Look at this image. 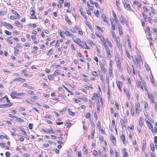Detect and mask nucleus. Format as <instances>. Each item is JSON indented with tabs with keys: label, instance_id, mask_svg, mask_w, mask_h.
Masks as SVG:
<instances>
[{
	"label": "nucleus",
	"instance_id": "nucleus-1",
	"mask_svg": "<svg viewBox=\"0 0 157 157\" xmlns=\"http://www.w3.org/2000/svg\"><path fill=\"white\" fill-rule=\"evenodd\" d=\"M123 4L124 7L125 9H127V10L132 12L133 11V10L131 8L129 4L123 2Z\"/></svg>",
	"mask_w": 157,
	"mask_h": 157
},
{
	"label": "nucleus",
	"instance_id": "nucleus-2",
	"mask_svg": "<svg viewBox=\"0 0 157 157\" xmlns=\"http://www.w3.org/2000/svg\"><path fill=\"white\" fill-rule=\"evenodd\" d=\"M140 58L138 59L136 56H135L134 57L132 56V59L133 61L135 64H136V63H138L140 61L142 60V58L141 56L140 55H139Z\"/></svg>",
	"mask_w": 157,
	"mask_h": 157
},
{
	"label": "nucleus",
	"instance_id": "nucleus-3",
	"mask_svg": "<svg viewBox=\"0 0 157 157\" xmlns=\"http://www.w3.org/2000/svg\"><path fill=\"white\" fill-rule=\"evenodd\" d=\"M103 43L105 48L107 47V45H108L110 47H112V44L111 42L107 39H106L105 41Z\"/></svg>",
	"mask_w": 157,
	"mask_h": 157
},
{
	"label": "nucleus",
	"instance_id": "nucleus-4",
	"mask_svg": "<svg viewBox=\"0 0 157 157\" xmlns=\"http://www.w3.org/2000/svg\"><path fill=\"white\" fill-rule=\"evenodd\" d=\"M140 104L139 101H137L135 104V110L136 113L139 114V109L140 108Z\"/></svg>",
	"mask_w": 157,
	"mask_h": 157
},
{
	"label": "nucleus",
	"instance_id": "nucleus-5",
	"mask_svg": "<svg viewBox=\"0 0 157 157\" xmlns=\"http://www.w3.org/2000/svg\"><path fill=\"white\" fill-rule=\"evenodd\" d=\"M105 48L107 54V57L109 59L111 58L112 57V55L108 47Z\"/></svg>",
	"mask_w": 157,
	"mask_h": 157
},
{
	"label": "nucleus",
	"instance_id": "nucleus-6",
	"mask_svg": "<svg viewBox=\"0 0 157 157\" xmlns=\"http://www.w3.org/2000/svg\"><path fill=\"white\" fill-rule=\"evenodd\" d=\"M13 104L12 103H10L8 104H5L0 105V108H7L12 106Z\"/></svg>",
	"mask_w": 157,
	"mask_h": 157
},
{
	"label": "nucleus",
	"instance_id": "nucleus-7",
	"mask_svg": "<svg viewBox=\"0 0 157 157\" xmlns=\"http://www.w3.org/2000/svg\"><path fill=\"white\" fill-rule=\"evenodd\" d=\"M120 19L121 22L123 25H124L126 23L127 21L126 19L122 16V15H121Z\"/></svg>",
	"mask_w": 157,
	"mask_h": 157
},
{
	"label": "nucleus",
	"instance_id": "nucleus-8",
	"mask_svg": "<svg viewBox=\"0 0 157 157\" xmlns=\"http://www.w3.org/2000/svg\"><path fill=\"white\" fill-rule=\"evenodd\" d=\"M117 25L119 32L120 35L121 36L123 34V32L122 31V28L121 26L119 23L117 24Z\"/></svg>",
	"mask_w": 157,
	"mask_h": 157
},
{
	"label": "nucleus",
	"instance_id": "nucleus-9",
	"mask_svg": "<svg viewBox=\"0 0 157 157\" xmlns=\"http://www.w3.org/2000/svg\"><path fill=\"white\" fill-rule=\"evenodd\" d=\"M121 140L123 142V143L124 144H126V141L125 140V136L123 134H122L121 136L120 137Z\"/></svg>",
	"mask_w": 157,
	"mask_h": 157
},
{
	"label": "nucleus",
	"instance_id": "nucleus-10",
	"mask_svg": "<svg viewBox=\"0 0 157 157\" xmlns=\"http://www.w3.org/2000/svg\"><path fill=\"white\" fill-rule=\"evenodd\" d=\"M112 14L113 16L114 20L116 22L117 24L118 23V19L117 18V16L116 15V14L115 12H114L113 10H112Z\"/></svg>",
	"mask_w": 157,
	"mask_h": 157
},
{
	"label": "nucleus",
	"instance_id": "nucleus-11",
	"mask_svg": "<svg viewBox=\"0 0 157 157\" xmlns=\"http://www.w3.org/2000/svg\"><path fill=\"white\" fill-rule=\"evenodd\" d=\"M116 63L118 67V68L119 69V70L121 71V63L119 59L117 61Z\"/></svg>",
	"mask_w": 157,
	"mask_h": 157
},
{
	"label": "nucleus",
	"instance_id": "nucleus-12",
	"mask_svg": "<svg viewBox=\"0 0 157 157\" xmlns=\"http://www.w3.org/2000/svg\"><path fill=\"white\" fill-rule=\"evenodd\" d=\"M147 94L148 98L149 100H150L154 99V96L152 93H151V94H150L149 92H147Z\"/></svg>",
	"mask_w": 157,
	"mask_h": 157
},
{
	"label": "nucleus",
	"instance_id": "nucleus-13",
	"mask_svg": "<svg viewBox=\"0 0 157 157\" xmlns=\"http://www.w3.org/2000/svg\"><path fill=\"white\" fill-rule=\"evenodd\" d=\"M100 67L102 73H105L106 72V70L105 67H104L102 64H100Z\"/></svg>",
	"mask_w": 157,
	"mask_h": 157
},
{
	"label": "nucleus",
	"instance_id": "nucleus-14",
	"mask_svg": "<svg viewBox=\"0 0 157 157\" xmlns=\"http://www.w3.org/2000/svg\"><path fill=\"white\" fill-rule=\"evenodd\" d=\"M83 45L82 46H81L82 48H83L86 49H89V48L87 45L86 42L85 41H83L82 42Z\"/></svg>",
	"mask_w": 157,
	"mask_h": 157
},
{
	"label": "nucleus",
	"instance_id": "nucleus-15",
	"mask_svg": "<svg viewBox=\"0 0 157 157\" xmlns=\"http://www.w3.org/2000/svg\"><path fill=\"white\" fill-rule=\"evenodd\" d=\"M137 86L138 88H140L142 90H143L142 85H141V82L140 81L137 82H136Z\"/></svg>",
	"mask_w": 157,
	"mask_h": 157
},
{
	"label": "nucleus",
	"instance_id": "nucleus-16",
	"mask_svg": "<svg viewBox=\"0 0 157 157\" xmlns=\"http://www.w3.org/2000/svg\"><path fill=\"white\" fill-rule=\"evenodd\" d=\"M148 125L149 128H150L151 130L152 131L153 133H154L153 125L151 123V122H150V121L148 122Z\"/></svg>",
	"mask_w": 157,
	"mask_h": 157
},
{
	"label": "nucleus",
	"instance_id": "nucleus-17",
	"mask_svg": "<svg viewBox=\"0 0 157 157\" xmlns=\"http://www.w3.org/2000/svg\"><path fill=\"white\" fill-rule=\"evenodd\" d=\"M101 17L103 19V21L107 23H108V22L106 19L105 15L104 14H102Z\"/></svg>",
	"mask_w": 157,
	"mask_h": 157
},
{
	"label": "nucleus",
	"instance_id": "nucleus-18",
	"mask_svg": "<svg viewBox=\"0 0 157 157\" xmlns=\"http://www.w3.org/2000/svg\"><path fill=\"white\" fill-rule=\"evenodd\" d=\"M15 23L16 25L19 27L21 28H23V25L21 24L20 22L17 21H16Z\"/></svg>",
	"mask_w": 157,
	"mask_h": 157
},
{
	"label": "nucleus",
	"instance_id": "nucleus-19",
	"mask_svg": "<svg viewBox=\"0 0 157 157\" xmlns=\"http://www.w3.org/2000/svg\"><path fill=\"white\" fill-rule=\"evenodd\" d=\"M116 41L117 42V47H119V49L121 48H122V46L120 44V42L118 41L117 40V38H116Z\"/></svg>",
	"mask_w": 157,
	"mask_h": 157
},
{
	"label": "nucleus",
	"instance_id": "nucleus-20",
	"mask_svg": "<svg viewBox=\"0 0 157 157\" xmlns=\"http://www.w3.org/2000/svg\"><path fill=\"white\" fill-rule=\"evenodd\" d=\"M117 87H118L120 91H122L121 89V87L120 86L121 85V82H120V81H118V82H117Z\"/></svg>",
	"mask_w": 157,
	"mask_h": 157
},
{
	"label": "nucleus",
	"instance_id": "nucleus-21",
	"mask_svg": "<svg viewBox=\"0 0 157 157\" xmlns=\"http://www.w3.org/2000/svg\"><path fill=\"white\" fill-rule=\"evenodd\" d=\"M74 42L76 43L77 44L79 45L80 46H82V45L79 43V42H81V41L78 38L76 39V40H74Z\"/></svg>",
	"mask_w": 157,
	"mask_h": 157
},
{
	"label": "nucleus",
	"instance_id": "nucleus-22",
	"mask_svg": "<svg viewBox=\"0 0 157 157\" xmlns=\"http://www.w3.org/2000/svg\"><path fill=\"white\" fill-rule=\"evenodd\" d=\"M123 151H124V152L123 155V157H128V155L127 152L126 151V149L124 148L123 149Z\"/></svg>",
	"mask_w": 157,
	"mask_h": 157
},
{
	"label": "nucleus",
	"instance_id": "nucleus-23",
	"mask_svg": "<svg viewBox=\"0 0 157 157\" xmlns=\"http://www.w3.org/2000/svg\"><path fill=\"white\" fill-rule=\"evenodd\" d=\"M53 52V50L52 49H51L49 50L48 52L46 54L47 56H50L51 55L52 53Z\"/></svg>",
	"mask_w": 157,
	"mask_h": 157
},
{
	"label": "nucleus",
	"instance_id": "nucleus-24",
	"mask_svg": "<svg viewBox=\"0 0 157 157\" xmlns=\"http://www.w3.org/2000/svg\"><path fill=\"white\" fill-rule=\"evenodd\" d=\"M143 120V119L142 118V117H140L139 120V125L141 126H142V125H143V123H142Z\"/></svg>",
	"mask_w": 157,
	"mask_h": 157
},
{
	"label": "nucleus",
	"instance_id": "nucleus-25",
	"mask_svg": "<svg viewBox=\"0 0 157 157\" xmlns=\"http://www.w3.org/2000/svg\"><path fill=\"white\" fill-rule=\"evenodd\" d=\"M121 124L122 127V128H123V127H124V128H125L126 127V124L125 123V122H124V120L123 119H121Z\"/></svg>",
	"mask_w": 157,
	"mask_h": 157
},
{
	"label": "nucleus",
	"instance_id": "nucleus-26",
	"mask_svg": "<svg viewBox=\"0 0 157 157\" xmlns=\"http://www.w3.org/2000/svg\"><path fill=\"white\" fill-rule=\"evenodd\" d=\"M144 67L147 70L149 71L150 70V67L147 63H145Z\"/></svg>",
	"mask_w": 157,
	"mask_h": 157
},
{
	"label": "nucleus",
	"instance_id": "nucleus-27",
	"mask_svg": "<svg viewBox=\"0 0 157 157\" xmlns=\"http://www.w3.org/2000/svg\"><path fill=\"white\" fill-rule=\"evenodd\" d=\"M12 12L15 15H17V16H18V17H20V16L19 14H18L16 10H11Z\"/></svg>",
	"mask_w": 157,
	"mask_h": 157
},
{
	"label": "nucleus",
	"instance_id": "nucleus-28",
	"mask_svg": "<svg viewBox=\"0 0 157 157\" xmlns=\"http://www.w3.org/2000/svg\"><path fill=\"white\" fill-rule=\"evenodd\" d=\"M150 147H151V150L152 151H154L155 150V147L154 146V145L153 143H151L150 144Z\"/></svg>",
	"mask_w": 157,
	"mask_h": 157
},
{
	"label": "nucleus",
	"instance_id": "nucleus-29",
	"mask_svg": "<svg viewBox=\"0 0 157 157\" xmlns=\"http://www.w3.org/2000/svg\"><path fill=\"white\" fill-rule=\"evenodd\" d=\"M15 118H16V121H17V122H24V120L21 119L20 118L17 117H15Z\"/></svg>",
	"mask_w": 157,
	"mask_h": 157
},
{
	"label": "nucleus",
	"instance_id": "nucleus-30",
	"mask_svg": "<svg viewBox=\"0 0 157 157\" xmlns=\"http://www.w3.org/2000/svg\"><path fill=\"white\" fill-rule=\"evenodd\" d=\"M20 18V17H18V16H11L10 17V19L12 20H15Z\"/></svg>",
	"mask_w": 157,
	"mask_h": 157
},
{
	"label": "nucleus",
	"instance_id": "nucleus-31",
	"mask_svg": "<svg viewBox=\"0 0 157 157\" xmlns=\"http://www.w3.org/2000/svg\"><path fill=\"white\" fill-rule=\"evenodd\" d=\"M54 74L56 76L59 75L60 74V71L59 70H56Z\"/></svg>",
	"mask_w": 157,
	"mask_h": 157
},
{
	"label": "nucleus",
	"instance_id": "nucleus-32",
	"mask_svg": "<svg viewBox=\"0 0 157 157\" xmlns=\"http://www.w3.org/2000/svg\"><path fill=\"white\" fill-rule=\"evenodd\" d=\"M48 132L52 133H54L53 129L51 127L50 128V129L48 130Z\"/></svg>",
	"mask_w": 157,
	"mask_h": 157
},
{
	"label": "nucleus",
	"instance_id": "nucleus-33",
	"mask_svg": "<svg viewBox=\"0 0 157 157\" xmlns=\"http://www.w3.org/2000/svg\"><path fill=\"white\" fill-rule=\"evenodd\" d=\"M65 19L66 21L68 24H71V21L68 19V17L67 15H66L65 16Z\"/></svg>",
	"mask_w": 157,
	"mask_h": 157
},
{
	"label": "nucleus",
	"instance_id": "nucleus-34",
	"mask_svg": "<svg viewBox=\"0 0 157 157\" xmlns=\"http://www.w3.org/2000/svg\"><path fill=\"white\" fill-rule=\"evenodd\" d=\"M12 38V36H11V37H9L8 38H7V39H6V40H7V42L10 44H13V42H12V41L10 40L9 38Z\"/></svg>",
	"mask_w": 157,
	"mask_h": 157
},
{
	"label": "nucleus",
	"instance_id": "nucleus-35",
	"mask_svg": "<svg viewBox=\"0 0 157 157\" xmlns=\"http://www.w3.org/2000/svg\"><path fill=\"white\" fill-rule=\"evenodd\" d=\"M68 111H69V114L70 115H71V116H74L75 115V113L74 112H73L71 111V109H68Z\"/></svg>",
	"mask_w": 157,
	"mask_h": 157
},
{
	"label": "nucleus",
	"instance_id": "nucleus-36",
	"mask_svg": "<svg viewBox=\"0 0 157 157\" xmlns=\"http://www.w3.org/2000/svg\"><path fill=\"white\" fill-rule=\"evenodd\" d=\"M64 6L65 7L68 6V7H69L70 6V4L69 2H66L64 4Z\"/></svg>",
	"mask_w": 157,
	"mask_h": 157
},
{
	"label": "nucleus",
	"instance_id": "nucleus-37",
	"mask_svg": "<svg viewBox=\"0 0 157 157\" xmlns=\"http://www.w3.org/2000/svg\"><path fill=\"white\" fill-rule=\"evenodd\" d=\"M92 74L94 76H97L98 75V73L95 71H92L91 72Z\"/></svg>",
	"mask_w": 157,
	"mask_h": 157
},
{
	"label": "nucleus",
	"instance_id": "nucleus-38",
	"mask_svg": "<svg viewBox=\"0 0 157 157\" xmlns=\"http://www.w3.org/2000/svg\"><path fill=\"white\" fill-rule=\"evenodd\" d=\"M3 138H5L6 139H8V138L6 135L3 136L2 135H1L0 136V139H2Z\"/></svg>",
	"mask_w": 157,
	"mask_h": 157
},
{
	"label": "nucleus",
	"instance_id": "nucleus-39",
	"mask_svg": "<svg viewBox=\"0 0 157 157\" xmlns=\"http://www.w3.org/2000/svg\"><path fill=\"white\" fill-rule=\"evenodd\" d=\"M86 24L88 26L89 28L91 29H93L91 25L88 22L86 21Z\"/></svg>",
	"mask_w": 157,
	"mask_h": 157
},
{
	"label": "nucleus",
	"instance_id": "nucleus-40",
	"mask_svg": "<svg viewBox=\"0 0 157 157\" xmlns=\"http://www.w3.org/2000/svg\"><path fill=\"white\" fill-rule=\"evenodd\" d=\"M94 12L97 17H99V10H97L96 11V13H95Z\"/></svg>",
	"mask_w": 157,
	"mask_h": 157
},
{
	"label": "nucleus",
	"instance_id": "nucleus-41",
	"mask_svg": "<svg viewBox=\"0 0 157 157\" xmlns=\"http://www.w3.org/2000/svg\"><path fill=\"white\" fill-rule=\"evenodd\" d=\"M93 154L94 156H98V153L97 151L95 150H94L93 152Z\"/></svg>",
	"mask_w": 157,
	"mask_h": 157
},
{
	"label": "nucleus",
	"instance_id": "nucleus-42",
	"mask_svg": "<svg viewBox=\"0 0 157 157\" xmlns=\"http://www.w3.org/2000/svg\"><path fill=\"white\" fill-rule=\"evenodd\" d=\"M87 5L88 7V9L90 10H92L93 6H90L88 3V2H87Z\"/></svg>",
	"mask_w": 157,
	"mask_h": 157
},
{
	"label": "nucleus",
	"instance_id": "nucleus-43",
	"mask_svg": "<svg viewBox=\"0 0 157 157\" xmlns=\"http://www.w3.org/2000/svg\"><path fill=\"white\" fill-rule=\"evenodd\" d=\"M5 33L7 35H11V32H10L6 30L5 31Z\"/></svg>",
	"mask_w": 157,
	"mask_h": 157
},
{
	"label": "nucleus",
	"instance_id": "nucleus-44",
	"mask_svg": "<svg viewBox=\"0 0 157 157\" xmlns=\"http://www.w3.org/2000/svg\"><path fill=\"white\" fill-rule=\"evenodd\" d=\"M90 113L89 112L87 113L86 115V117L87 118H89L90 117Z\"/></svg>",
	"mask_w": 157,
	"mask_h": 157
},
{
	"label": "nucleus",
	"instance_id": "nucleus-45",
	"mask_svg": "<svg viewBox=\"0 0 157 157\" xmlns=\"http://www.w3.org/2000/svg\"><path fill=\"white\" fill-rule=\"evenodd\" d=\"M25 79L22 78H21L19 77V81L21 82H25Z\"/></svg>",
	"mask_w": 157,
	"mask_h": 157
},
{
	"label": "nucleus",
	"instance_id": "nucleus-46",
	"mask_svg": "<svg viewBox=\"0 0 157 157\" xmlns=\"http://www.w3.org/2000/svg\"><path fill=\"white\" fill-rule=\"evenodd\" d=\"M64 33L68 36H71L70 33L67 31H65L64 32Z\"/></svg>",
	"mask_w": 157,
	"mask_h": 157
},
{
	"label": "nucleus",
	"instance_id": "nucleus-47",
	"mask_svg": "<svg viewBox=\"0 0 157 157\" xmlns=\"http://www.w3.org/2000/svg\"><path fill=\"white\" fill-rule=\"evenodd\" d=\"M27 93L28 94L31 95H33L34 94V92L33 91H32L31 90H29Z\"/></svg>",
	"mask_w": 157,
	"mask_h": 157
},
{
	"label": "nucleus",
	"instance_id": "nucleus-48",
	"mask_svg": "<svg viewBox=\"0 0 157 157\" xmlns=\"http://www.w3.org/2000/svg\"><path fill=\"white\" fill-rule=\"evenodd\" d=\"M48 78L49 80H52L53 79V78L51 75H49L48 76Z\"/></svg>",
	"mask_w": 157,
	"mask_h": 157
},
{
	"label": "nucleus",
	"instance_id": "nucleus-49",
	"mask_svg": "<svg viewBox=\"0 0 157 157\" xmlns=\"http://www.w3.org/2000/svg\"><path fill=\"white\" fill-rule=\"evenodd\" d=\"M127 41H128V46L130 48V49H131V44H130V41L129 40V38L128 39Z\"/></svg>",
	"mask_w": 157,
	"mask_h": 157
},
{
	"label": "nucleus",
	"instance_id": "nucleus-50",
	"mask_svg": "<svg viewBox=\"0 0 157 157\" xmlns=\"http://www.w3.org/2000/svg\"><path fill=\"white\" fill-rule=\"evenodd\" d=\"M115 105L116 107L117 108V110L119 109V105L117 102H115Z\"/></svg>",
	"mask_w": 157,
	"mask_h": 157
},
{
	"label": "nucleus",
	"instance_id": "nucleus-51",
	"mask_svg": "<svg viewBox=\"0 0 157 157\" xmlns=\"http://www.w3.org/2000/svg\"><path fill=\"white\" fill-rule=\"evenodd\" d=\"M96 28L98 31H101L102 33H103V31L101 29V28L99 26H97Z\"/></svg>",
	"mask_w": 157,
	"mask_h": 157
},
{
	"label": "nucleus",
	"instance_id": "nucleus-52",
	"mask_svg": "<svg viewBox=\"0 0 157 157\" xmlns=\"http://www.w3.org/2000/svg\"><path fill=\"white\" fill-rule=\"evenodd\" d=\"M112 36L114 39L116 40V38L117 37H116V35L113 31L112 32Z\"/></svg>",
	"mask_w": 157,
	"mask_h": 157
},
{
	"label": "nucleus",
	"instance_id": "nucleus-53",
	"mask_svg": "<svg viewBox=\"0 0 157 157\" xmlns=\"http://www.w3.org/2000/svg\"><path fill=\"white\" fill-rule=\"evenodd\" d=\"M100 39L102 43H104L105 41L104 38L103 36H101L100 37Z\"/></svg>",
	"mask_w": 157,
	"mask_h": 157
},
{
	"label": "nucleus",
	"instance_id": "nucleus-54",
	"mask_svg": "<svg viewBox=\"0 0 157 157\" xmlns=\"http://www.w3.org/2000/svg\"><path fill=\"white\" fill-rule=\"evenodd\" d=\"M10 154L8 152H6V157H10Z\"/></svg>",
	"mask_w": 157,
	"mask_h": 157
},
{
	"label": "nucleus",
	"instance_id": "nucleus-55",
	"mask_svg": "<svg viewBox=\"0 0 157 157\" xmlns=\"http://www.w3.org/2000/svg\"><path fill=\"white\" fill-rule=\"evenodd\" d=\"M100 78L101 80V81L102 82H103L104 81V78L103 77V75L102 74H101L100 75Z\"/></svg>",
	"mask_w": 157,
	"mask_h": 157
},
{
	"label": "nucleus",
	"instance_id": "nucleus-56",
	"mask_svg": "<svg viewBox=\"0 0 157 157\" xmlns=\"http://www.w3.org/2000/svg\"><path fill=\"white\" fill-rule=\"evenodd\" d=\"M142 14L143 15V16L144 18V20H146L147 18V15L146 14H145L144 12L142 13Z\"/></svg>",
	"mask_w": 157,
	"mask_h": 157
},
{
	"label": "nucleus",
	"instance_id": "nucleus-57",
	"mask_svg": "<svg viewBox=\"0 0 157 157\" xmlns=\"http://www.w3.org/2000/svg\"><path fill=\"white\" fill-rule=\"evenodd\" d=\"M155 105L154 107L155 108V111L156 112H157V103L156 102H155Z\"/></svg>",
	"mask_w": 157,
	"mask_h": 157
},
{
	"label": "nucleus",
	"instance_id": "nucleus-58",
	"mask_svg": "<svg viewBox=\"0 0 157 157\" xmlns=\"http://www.w3.org/2000/svg\"><path fill=\"white\" fill-rule=\"evenodd\" d=\"M110 139L111 140L115 139V137L113 134L110 135Z\"/></svg>",
	"mask_w": 157,
	"mask_h": 157
},
{
	"label": "nucleus",
	"instance_id": "nucleus-59",
	"mask_svg": "<svg viewBox=\"0 0 157 157\" xmlns=\"http://www.w3.org/2000/svg\"><path fill=\"white\" fill-rule=\"evenodd\" d=\"M33 124H29V129H31L33 128Z\"/></svg>",
	"mask_w": 157,
	"mask_h": 157
},
{
	"label": "nucleus",
	"instance_id": "nucleus-60",
	"mask_svg": "<svg viewBox=\"0 0 157 157\" xmlns=\"http://www.w3.org/2000/svg\"><path fill=\"white\" fill-rule=\"evenodd\" d=\"M78 33L79 34L81 35H83V33L82 32V30L81 29H79L78 30Z\"/></svg>",
	"mask_w": 157,
	"mask_h": 157
},
{
	"label": "nucleus",
	"instance_id": "nucleus-61",
	"mask_svg": "<svg viewBox=\"0 0 157 157\" xmlns=\"http://www.w3.org/2000/svg\"><path fill=\"white\" fill-rule=\"evenodd\" d=\"M99 130L101 131L102 134H105V133L102 128H101L99 129Z\"/></svg>",
	"mask_w": 157,
	"mask_h": 157
},
{
	"label": "nucleus",
	"instance_id": "nucleus-62",
	"mask_svg": "<svg viewBox=\"0 0 157 157\" xmlns=\"http://www.w3.org/2000/svg\"><path fill=\"white\" fill-rule=\"evenodd\" d=\"M112 143H113V144L115 146L116 144V139L112 140Z\"/></svg>",
	"mask_w": 157,
	"mask_h": 157
},
{
	"label": "nucleus",
	"instance_id": "nucleus-63",
	"mask_svg": "<svg viewBox=\"0 0 157 157\" xmlns=\"http://www.w3.org/2000/svg\"><path fill=\"white\" fill-rule=\"evenodd\" d=\"M154 142L155 144L157 143V136H155L154 137Z\"/></svg>",
	"mask_w": 157,
	"mask_h": 157
},
{
	"label": "nucleus",
	"instance_id": "nucleus-64",
	"mask_svg": "<svg viewBox=\"0 0 157 157\" xmlns=\"http://www.w3.org/2000/svg\"><path fill=\"white\" fill-rule=\"evenodd\" d=\"M82 153L81 152L78 151V157H82Z\"/></svg>",
	"mask_w": 157,
	"mask_h": 157
}]
</instances>
